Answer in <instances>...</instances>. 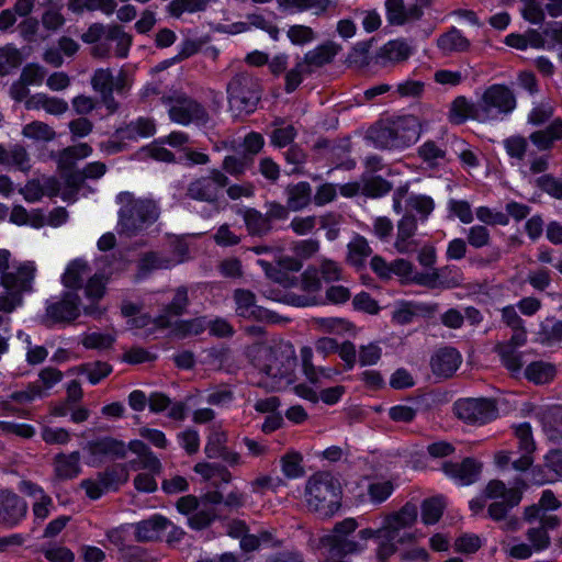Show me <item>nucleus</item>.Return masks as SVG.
<instances>
[{"label": "nucleus", "instance_id": "aec40b11", "mask_svg": "<svg viewBox=\"0 0 562 562\" xmlns=\"http://www.w3.org/2000/svg\"><path fill=\"white\" fill-rule=\"evenodd\" d=\"M35 276V262L25 261L19 266L16 272H7L0 279L5 290L19 289L23 293H32Z\"/></svg>", "mask_w": 562, "mask_h": 562}, {"label": "nucleus", "instance_id": "8fccbe9b", "mask_svg": "<svg viewBox=\"0 0 562 562\" xmlns=\"http://www.w3.org/2000/svg\"><path fill=\"white\" fill-rule=\"evenodd\" d=\"M385 16L390 25H405L406 7L404 0H385Z\"/></svg>", "mask_w": 562, "mask_h": 562}, {"label": "nucleus", "instance_id": "2f4dec72", "mask_svg": "<svg viewBox=\"0 0 562 562\" xmlns=\"http://www.w3.org/2000/svg\"><path fill=\"white\" fill-rule=\"evenodd\" d=\"M437 46L442 52L464 53L470 49L471 43L463 35L461 30L456 26H451L447 32L438 37Z\"/></svg>", "mask_w": 562, "mask_h": 562}, {"label": "nucleus", "instance_id": "f03ea898", "mask_svg": "<svg viewBox=\"0 0 562 562\" xmlns=\"http://www.w3.org/2000/svg\"><path fill=\"white\" fill-rule=\"evenodd\" d=\"M306 502L321 518L334 516L341 506L340 484L329 472L314 473L306 483Z\"/></svg>", "mask_w": 562, "mask_h": 562}, {"label": "nucleus", "instance_id": "7ed1b4c3", "mask_svg": "<svg viewBox=\"0 0 562 562\" xmlns=\"http://www.w3.org/2000/svg\"><path fill=\"white\" fill-rule=\"evenodd\" d=\"M98 270L83 283V296L88 301L82 306V314L93 319H101L108 312V307L101 305V301L106 294L108 283L110 281L111 271L106 272L105 268H110L111 260L108 256H101L97 259Z\"/></svg>", "mask_w": 562, "mask_h": 562}, {"label": "nucleus", "instance_id": "4be33fe9", "mask_svg": "<svg viewBox=\"0 0 562 562\" xmlns=\"http://www.w3.org/2000/svg\"><path fill=\"white\" fill-rule=\"evenodd\" d=\"M155 133L156 124L154 119L138 116L137 119L131 121L124 126L116 128L114 135L117 138L136 142L138 138L151 137L155 135Z\"/></svg>", "mask_w": 562, "mask_h": 562}, {"label": "nucleus", "instance_id": "09e8293b", "mask_svg": "<svg viewBox=\"0 0 562 562\" xmlns=\"http://www.w3.org/2000/svg\"><path fill=\"white\" fill-rule=\"evenodd\" d=\"M216 519L217 515L215 509H196L191 516L188 517V526L192 530L201 531L211 527Z\"/></svg>", "mask_w": 562, "mask_h": 562}, {"label": "nucleus", "instance_id": "2eb2a0df", "mask_svg": "<svg viewBox=\"0 0 562 562\" xmlns=\"http://www.w3.org/2000/svg\"><path fill=\"white\" fill-rule=\"evenodd\" d=\"M462 362L460 351L452 347L446 346L439 348L430 360L431 371L436 376L449 379L459 369Z\"/></svg>", "mask_w": 562, "mask_h": 562}, {"label": "nucleus", "instance_id": "c756f323", "mask_svg": "<svg viewBox=\"0 0 562 562\" xmlns=\"http://www.w3.org/2000/svg\"><path fill=\"white\" fill-rule=\"evenodd\" d=\"M395 135L392 121L376 123L367 132V138L379 149H397Z\"/></svg>", "mask_w": 562, "mask_h": 562}, {"label": "nucleus", "instance_id": "4d7b16f0", "mask_svg": "<svg viewBox=\"0 0 562 562\" xmlns=\"http://www.w3.org/2000/svg\"><path fill=\"white\" fill-rule=\"evenodd\" d=\"M526 538L537 553L546 551L551 544L549 532L539 526L529 528L526 532Z\"/></svg>", "mask_w": 562, "mask_h": 562}, {"label": "nucleus", "instance_id": "20e7f679", "mask_svg": "<svg viewBox=\"0 0 562 562\" xmlns=\"http://www.w3.org/2000/svg\"><path fill=\"white\" fill-rule=\"evenodd\" d=\"M479 100L484 123L504 121L517 108L516 95L505 83L490 85Z\"/></svg>", "mask_w": 562, "mask_h": 562}, {"label": "nucleus", "instance_id": "f3484780", "mask_svg": "<svg viewBox=\"0 0 562 562\" xmlns=\"http://www.w3.org/2000/svg\"><path fill=\"white\" fill-rule=\"evenodd\" d=\"M397 149H405L415 144L420 137L422 125L418 116L401 115L392 120Z\"/></svg>", "mask_w": 562, "mask_h": 562}, {"label": "nucleus", "instance_id": "4c0bfd02", "mask_svg": "<svg viewBox=\"0 0 562 562\" xmlns=\"http://www.w3.org/2000/svg\"><path fill=\"white\" fill-rule=\"evenodd\" d=\"M372 249L368 240L361 236L356 237L348 244V261L357 269L364 267L366 259L371 255Z\"/></svg>", "mask_w": 562, "mask_h": 562}, {"label": "nucleus", "instance_id": "1a4fd4ad", "mask_svg": "<svg viewBox=\"0 0 562 562\" xmlns=\"http://www.w3.org/2000/svg\"><path fill=\"white\" fill-rule=\"evenodd\" d=\"M417 516V506L411 502L405 503L397 512L385 517L382 526L384 539L397 540L400 544L415 542V533L406 529L414 526Z\"/></svg>", "mask_w": 562, "mask_h": 562}, {"label": "nucleus", "instance_id": "6e6552de", "mask_svg": "<svg viewBox=\"0 0 562 562\" xmlns=\"http://www.w3.org/2000/svg\"><path fill=\"white\" fill-rule=\"evenodd\" d=\"M261 92L258 80L246 74L235 75L227 85L231 106L248 114L256 111L261 99Z\"/></svg>", "mask_w": 562, "mask_h": 562}, {"label": "nucleus", "instance_id": "69168bd1", "mask_svg": "<svg viewBox=\"0 0 562 562\" xmlns=\"http://www.w3.org/2000/svg\"><path fill=\"white\" fill-rule=\"evenodd\" d=\"M467 243L480 249L491 244V234L485 225H473L468 229Z\"/></svg>", "mask_w": 562, "mask_h": 562}, {"label": "nucleus", "instance_id": "cd10ccee", "mask_svg": "<svg viewBox=\"0 0 562 562\" xmlns=\"http://www.w3.org/2000/svg\"><path fill=\"white\" fill-rule=\"evenodd\" d=\"M322 543L328 549L331 558L346 559L348 554H358L366 549L362 542L339 536H325Z\"/></svg>", "mask_w": 562, "mask_h": 562}, {"label": "nucleus", "instance_id": "a211bd4d", "mask_svg": "<svg viewBox=\"0 0 562 562\" xmlns=\"http://www.w3.org/2000/svg\"><path fill=\"white\" fill-rule=\"evenodd\" d=\"M397 149H405L415 144L420 137L422 125L418 116L401 115L392 120Z\"/></svg>", "mask_w": 562, "mask_h": 562}, {"label": "nucleus", "instance_id": "ea45409f", "mask_svg": "<svg viewBox=\"0 0 562 562\" xmlns=\"http://www.w3.org/2000/svg\"><path fill=\"white\" fill-rule=\"evenodd\" d=\"M112 371L113 367L109 362L100 360L82 363L79 368V373L85 374L91 385L99 384L103 379L108 378Z\"/></svg>", "mask_w": 562, "mask_h": 562}, {"label": "nucleus", "instance_id": "f8f14e48", "mask_svg": "<svg viewBox=\"0 0 562 562\" xmlns=\"http://www.w3.org/2000/svg\"><path fill=\"white\" fill-rule=\"evenodd\" d=\"M483 463L473 457H465L461 462L446 461L442 464V472L454 484L470 486L480 480Z\"/></svg>", "mask_w": 562, "mask_h": 562}, {"label": "nucleus", "instance_id": "864d4df0", "mask_svg": "<svg viewBox=\"0 0 562 562\" xmlns=\"http://www.w3.org/2000/svg\"><path fill=\"white\" fill-rule=\"evenodd\" d=\"M312 69L297 61L295 66L285 74L284 91L293 93L304 80V75H311Z\"/></svg>", "mask_w": 562, "mask_h": 562}, {"label": "nucleus", "instance_id": "774afa93", "mask_svg": "<svg viewBox=\"0 0 562 562\" xmlns=\"http://www.w3.org/2000/svg\"><path fill=\"white\" fill-rule=\"evenodd\" d=\"M394 492L391 481L375 482L369 484L368 494L373 504L379 505L385 502Z\"/></svg>", "mask_w": 562, "mask_h": 562}, {"label": "nucleus", "instance_id": "49530a36", "mask_svg": "<svg viewBox=\"0 0 562 562\" xmlns=\"http://www.w3.org/2000/svg\"><path fill=\"white\" fill-rule=\"evenodd\" d=\"M115 337L108 333L93 331L87 334L81 344L89 350H108L113 347Z\"/></svg>", "mask_w": 562, "mask_h": 562}, {"label": "nucleus", "instance_id": "3c124183", "mask_svg": "<svg viewBox=\"0 0 562 562\" xmlns=\"http://www.w3.org/2000/svg\"><path fill=\"white\" fill-rule=\"evenodd\" d=\"M475 216L480 222L490 226H507L509 224V217L507 214L502 211H495L485 205L475 209Z\"/></svg>", "mask_w": 562, "mask_h": 562}, {"label": "nucleus", "instance_id": "6ab92c4d", "mask_svg": "<svg viewBox=\"0 0 562 562\" xmlns=\"http://www.w3.org/2000/svg\"><path fill=\"white\" fill-rule=\"evenodd\" d=\"M170 117L173 122L181 125H189L191 123L205 124L209 120V114L205 108L193 99H183L178 105L170 109Z\"/></svg>", "mask_w": 562, "mask_h": 562}, {"label": "nucleus", "instance_id": "e2e57ef3", "mask_svg": "<svg viewBox=\"0 0 562 562\" xmlns=\"http://www.w3.org/2000/svg\"><path fill=\"white\" fill-rule=\"evenodd\" d=\"M499 356L502 364L510 372L518 373L522 369V356L517 350L506 349L502 347L495 348Z\"/></svg>", "mask_w": 562, "mask_h": 562}, {"label": "nucleus", "instance_id": "e433bc0d", "mask_svg": "<svg viewBox=\"0 0 562 562\" xmlns=\"http://www.w3.org/2000/svg\"><path fill=\"white\" fill-rule=\"evenodd\" d=\"M312 189L306 181L288 188V206L292 211H300L308 205L311 201Z\"/></svg>", "mask_w": 562, "mask_h": 562}, {"label": "nucleus", "instance_id": "9b49d317", "mask_svg": "<svg viewBox=\"0 0 562 562\" xmlns=\"http://www.w3.org/2000/svg\"><path fill=\"white\" fill-rule=\"evenodd\" d=\"M233 299L236 305V314L239 317L276 324L279 315L268 308L257 305L256 294L248 289H235Z\"/></svg>", "mask_w": 562, "mask_h": 562}, {"label": "nucleus", "instance_id": "393cba45", "mask_svg": "<svg viewBox=\"0 0 562 562\" xmlns=\"http://www.w3.org/2000/svg\"><path fill=\"white\" fill-rule=\"evenodd\" d=\"M97 479L106 493H116L130 479L127 464L113 463L108 465L103 471L97 473Z\"/></svg>", "mask_w": 562, "mask_h": 562}, {"label": "nucleus", "instance_id": "6e6d98bb", "mask_svg": "<svg viewBox=\"0 0 562 562\" xmlns=\"http://www.w3.org/2000/svg\"><path fill=\"white\" fill-rule=\"evenodd\" d=\"M188 305V289L181 285L176 289L172 300L165 306V312L173 316H181L187 312Z\"/></svg>", "mask_w": 562, "mask_h": 562}, {"label": "nucleus", "instance_id": "58836bf2", "mask_svg": "<svg viewBox=\"0 0 562 562\" xmlns=\"http://www.w3.org/2000/svg\"><path fill=\"white\" fill-rule=\"evenodd\" d=\"M187 195L195 201L213 202L216 200V189L207 178H200L189 183Z\"/></svg>", "mask_w": 562, "mask_h": 562}, {"label": "nucleus", "instance_id": "39448f33", "mask_svg": "<svg viewBox=\"0 0 562 562\" xmlns=\"http://www.w3.org/2000/svg\"><path fill=\"white\" fill-rule=\"evenodd\" d=\"M454 416L465 425L481 427L499 417L496 400L492 397H461L452 406Z\"/></svg>", "mask_w": 562, "mask_h": 562}, {"label": "nucleus", "instance_id": "72a5a7b5", "mask_svg": "<svg viewBox=\"0 0 562 562\" xmlns=\"http://www.w3.org/2000/svg\"><path fill=\"white\" fill-rule=\"evenodd\" d=\"M413 54L412 47L404 38L390 40L381 48L379 56L383 59L401 63L407 60Z\"/></svg>", "mask_w": 562, "mask_h": 562}, {"label": "nucleus", "instance_id": "37998d69", "mask_svg": "<svg viewBox=\"0 0 562 562\" xmlns=\"http://www.w3.org/2000/svg\"><path fill=\"white\" fill-rule=\"evenodd\" d=\"M407 211H415L422 220H427L435 209V201L426 194L411 193L406 199Z\"/></svg>", "mask_w": 562, "mask_h": 562}, {"label": "nucleus", "instance_id": "5701e85b", "mask_svg": "<svg viewBox=\"0 0 562 562\" xmlns=\"http://www.w3.org/2000/svg\"><path fill=\"white\" fill-rule=\"evenodd\" d=\"M561 506L562 503L557 498L552 490H543L537 503L524 508L522 518L527 524L531 525L538 521L540 514L557 512Z\"/></svg>", "mask_w": 562, "mask_h": 562}, {"label": "nucleus", "instance_id": "338daca9", "mask_svg": "<svg viewBox=\"0 0 562 562\" xmlns=\"http://www.w3.org/2000/svg\"><path fill=\"white\" fill-rule=\"evenodd\" d=\"M381 357L382 348L376 342L360 346L358 361L361 367L374 366L380 361Z\"/></svg>", "mask_w": 562, "mask_h": 562}, {"label": "nucleus", "instance_id": "bf43d9fd", "mask_svg": "<svg viewBox=\"0 0 562 562\" xmlns=\"http://www.w3.org/2000/svg\"><path fill=\"white\" fill-rule=\"evenodd\" d=\"M352 306L355 311L363 312L369 315H378L381 311L378 301L366 291H361L353 296Z\"/></svg>", "mask_w": 562, "mask_h": 562}, {"label": "nucleus", "instance_id": "c9c22d12", "mask_svg": "<svg viewBox=\"0 0 562 562\" xmlns=\"http://www.w3.org/2000/svg\"><path fill=\"white\" fill-rule=\"evenodd\" d=\"M446 504L442 496L425 498L420 505V519L426 526L437 524L445 512Z\"/></svg>", "mask_w": 562, "mask_h": 562}, {"label": "nucleus", "instance_id": "052dcab7", "mask_svg": "<svg viewBox=\"0 0 562 562\" xmlns=\"http://www.w3.org/2000/svg\"><path fill=\"white\" fill-rule=\"evenodd\" d=\"M537 187L550 196L562 200V180L551 173H546L536 179Z\"/></svg>", "mask_w": 562, "mask_h": 562}, {"label": "nucleus", "instance_id": "473e14b6", "mask_svg": "<svg viewBox=\"0 0 562 562\" xmlns=\"http://www.w3.org/2000/svg\"><path fill=\"white\" fill-rule=\"evenodd\" d=\"M361 181V193L370 199L382 198L393 188L392 183L381 176L363 173Z\"/></svg>", "mask_w": 562, "mask_h": 562}, {"label": "nucleus", "instance_id": "a19ab883", "mask_svg": "<svg viewBox=\"0 0 562 562\" xmlns=\"http://www.w3.org/2000/svg\"><path fill=\"white\" fill-rule=\"evenodd\" d=\"M335 50L331 45L329 44H322L315 47L312 50H308L305 53L303 60L301 63H304V66L307 68L314 67H322L326 64H329L334 57H335Z\"/></svg>", "mask_w": 562, "mask_h": 562}, {"label": "nucleus", "instance_id": "603ef678", "mask_svg": "<svg viewBox=\"0 0 562 562\" xmlns=\"http://www.w3.org/2000/svg\"><path fill=\"white\" fill-rule=\"evenodd\" d=\"M60 177L63 178L66 188L69 189L64 191L60 195L64 201L70 200V198L80 190L82 183L86 180L82 170L78 169L63 172L60 173Z\"/></svg>", "mask_w": 562, "mask_h": 562}, {"label": "nucleus", "instance_id": "b1692460", "mask_svg": "<svg viewBox=\"0 0 562 562\" xmlns=\"http://www.w3.org/2000/svg\"><path fill=\"white\" fill-rule=\"evenodd\" d=\"M169 268L170 259L159 255L157 251H147L140 256L136 263L133 281L134 283H140L147 280L154 271Z\"/></svg>", "mask_w": 562, "mask_h": 562}, {"label": "nucleus", "instance_id": "79ce46f5", "mask_svg": "<svg viewBox=\"0 0 562 562\" xmlns=\"http://www.w3.org/2000/svg\"><path fill=\"white\" fill-rule=\"evenodd\" d=\"M419 273L407 259L397 258L391 262V277H398L403 285L416 284L415 280Z\"/></svg>", "mask_w": 562, "mask_h": 562}, {"label": "nucleus", "instance_id": "bb28decb", "mask_svg": "<svg viewBox=\"0 0 562 562\" xmlns=\"http://www.w3.org/2000/svg\"><path fill=\"white\" fill-rule=\"evenodd\" d=\"M237 214L243 216L246 229L252 237H263L272 231L269 217L255 207L245 206Z\"/></svg>", "mask_w": 562, "mask_h": 562}, {"label": "nucleus", "instance_id": "9d476101", "mask_svg": "<svg viewBox=\"0 0 562 562\" xmlns=\"http://www.w3.org/2000/svg\"><path fill=\"white\" fill-rule=\"evenodd\" d=\"M82 303L79 294L74 291H63L60 299L56 302H46V324L52 325H70L75 323L82 314Z\"/></svg>", "mask_w": 562, "mask_h": 562}, {"label": "nucleus", "instance_id": "4468645a", "mask_svg": "<svg viewBox=\"0 0 562 562\" xmlns=\"http://www.w3.org/2000/svg\"><path fill=\"white\" fill-rule=\"evenodd\" d=\"M416 284L428 289H453L461 284L462 273L459 268L446 266L434 268L430 272L419 273Z\"/></svg>", "mask_w": 562, "mask_h": 562}, {"label": "nucleus", "instance_id": "ddd939ff", "mask_svg": "<svg viewBox=\"0 0 562 562\" xmlns=\"http://www.w3.org/2000/svg\"><path fill=\"white\" fill-rule=\"evenodd\" d=\"M27 503L9 490H0V525L16 527L26 516Z\"/></svg>", "mask_w": 562, "mask_h": 562}, {"label": "nucleus", "instance_id": "7c9ffc66", "mask_svg": "<svg viewBox=\"0 0 562 562\" xmlns=\"http://www.w3.org/2000/svg\"><path fill=\"white\" fill-rule=\"evenodd\" d=\"M524 376L535 385H546L555 379L557 368L553 363L543 360L531 361L525 368Z\"/></svg>", "mask_w": 562, "mask_h": 562}, {"label": "nucleus", "instance_id": "0e129e2a", "mask_svg": "<svg viewBox=\"0 0 562 562\" xmlns=\"http://www.w3.org/2000/svg\"><path fill=\"white\" fill-rule=\"evenodd\" d=\"M419 158L429 166H434L438 159L446 157V150L440 148L435 140L428 139L418 148Z\"/></svg>", "mask_w": 562, "mask_h": 562}, {"label": "nucleus", "instance_id": "f704fd0d", "mask_svg": "<svg viewBox=\"0 0 562 562\" xmlns=\"http://www.w3.org/2000/svg\"><path fill=\"white\" fill-rule=\"evenodd\" d=\"M417 231V220L414 214L406 212L397 223V237L395 241L396 249L404 254L408 251V239L412 238Z\"/></svg>", "mask_w": 562, "mask_h": 562}, {"label": "nucleus", "instance_id": "f257e3e1", "mask_svg": "<svg viewBox=\"0 0 562 562\" xmlns=\"http://www.w3.org/2000/svg\"><path fill=\"white\" fill-rule=\"evenodd\" d=\"M116 203L121 204L117 224L121 233L134 237L149 228L158 218L156 205L150 200L135 199L128 191L116 195Z\"/></svg>", "mask_w": 562, "mask_h": 562}, {"label": "nucleus", "instance_id": "0eeeda50", "mask_svg": "<svg viewBox=\"0 0 562 562\" xmlns=\"http://www.w3.org/2000/svg\"><path fill=\"white\" fill-rule=\"evenodd\" d=\"M85 464L99 469L106 462H114L126 458V443L113 436H98L83 446Z\"/></svg>", "mask_w": 562, "mask_h": 562}, {"label": "nucleus", "instance_id": "c85d7f7f", "mask_svg": "<svg viewBox=\"0 0 562 562\" xmlns=\"http://www.w3.org/2000/svg\"><path fill=\"white\" fill-rule=\"evenodd\" d=\"M90 270V267L83 258H75L70 260L61 274V284L67 291L77 292L83 286V274Z\"/></svg>", "mask_w": 562, "mask_h": 562}, {"label": "nucleus", "instance_id": "423d86ee", "mask_svg": "<svg viewBox=\"0 0 562 562\" xmlns=\"http://www.w3.org/2000/svg\"><path fill=\"white\" fill-rule=\"evenodd\" d=\"M265 362L261 372L268 378L291 383L295 379L297 358L291 344L279 347H267L263 349Z\"/></svg>", "mask_w": 562, "mask_h": 562}, {"label": "nucleus", "instance_id": "a18cd8bd", "mask_svg": "<svg viewBox=\"0 0 562 562\" xmlns=\"http://www.w3.org/2000/svg\"><path fill=\"white\" fill-rule=\"evenodd\" d=\"M22 134L26 138L42 142H50L56 136L55 131L48 124L41 121H33L24 125Z\"/></svg>", "mask_w": 562, "mask_h": 562}, {"label": "nucleus", "instance_id": "dca6fc26", "mask_svg": "<svg viewBox=\"0 0 562 562\" xmlns=\"http://www.w3.org/2000/svg\"><path fill=\"white\" fill-rule=\"evenodd\" d=\"M448 120L453 125H462L468 121L484 123L480 100L473 102L464 95L456 97L450 104Z\"/></svg>", "mask_w": 562, "mask_h": 562}, {"label": "nucleus", "instance_id": "a878e982", "mask_svg": "<svg viewBox=\"0 0 562 562\" xmlns=\"http://www.w3.org/2000/svg\"><path fill=\"white\" fill-rule=\"evenodd\" d=\"M54 472L58 480L67 481L81 473L80 452L78 450L68 454L59 452L54 457Z\"/></svg>", "mask_w": 562, "mask_h": 562}, {"label": "nucleus", "instance_id": "412c9836", "mask_svg": "<svg viewBox=\"0 0 562 562\" xmlns=\"http://www.w3.org/2000/svg\"><path fill=\"white\" fill-rule=\"evenodd\" d=\"M170 525L171 521L167 517L155 514L135 524V539L137 542L155 541Z\"/></svg>", "mask_w": 562, "mask_h": 562}, {"label": "nucleus", "instance_id": "13d9d810", "mask_svg": "<svg viewBox=\"0 0 562 562\" xmlns=\"http://www.w3.org/2000/svg\"><path fill=\"white\" fill-rule=\"evenodd\" d=\"M164 145L165 144L156 143V139H155L151 144L143 146L142 151H146L147 155L156 161L168 162V164L182 162V158L177 159L176 155L171 150L164 147Z\"/></svg>", "mask_w": 562, "mask_h": 562}, {"label": "nucleus", "instance_id": "5fc2aeb1", "mask_svg": "<svg viewBox=\"0 0 562 562\" xmlns=\"http://www.w3.org/2000/svg\"><path fill=\"white\" fill-rule=\"evenodd\" d=\"M515 436L518 439V449L522 452H535L536 442L530 423L522 422L515 426Z\"/></svg>", "mask_w": 562, "mask_h": 562}, {"label": "nucleus", "instance_id": "c03bdc74", "mask_svg": "<svg viewBox=\"0 0 562 562\" xmlns=\"http://www.w3.org/2000/svg\"><path fill=\"white\" fill-rule=\"evenodd\" d=\"M205 453L209 458H220L226 462L229 467H236L240 463V454L236 451H232L225 445H222L221 438L218 437V445H214L211 440L205 446Z\"/></svg>", "mask_w": 562, "mask_h": 562}, {"label": "nucleus", "instance_id": "de8ad7c7", "mask_svg": "<svg viewBox=\"0 0 562 562\" xmlns=\"http://www.w3.org/2000/svg\"><path fill=\"white\" fill-rule=\"evenodd\" d=\"M279 4L286 8H295L299 12L316 9V14L327 11L330 0H278Z\"/></svg>", "mask_w": 562, "mask_h": 562}, {"label": "nucleus", "instance_id": "680f3d73", "mask_svg": "<svg viewBox=\"0 0 562 562\" xmlns=\"http://www.w3.org/2000/svg\"><path fill=\"white\" fill-rule=\"evenodd\" d=\"M296 136L297 131L292 124L276 127L270 135L271 145L276 148H284L293 143Z\"/></svg>", "mask_w": 562, "mask_h": 562}]
</instances>
